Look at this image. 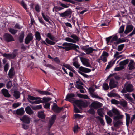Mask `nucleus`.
Returning a JSON list of instances; mask_svg holds the SVG:
<instances>
[{
	"instance_id": "nucleus-36",
	"label": "nucleus",
	"mask_w": 135,
	"mask_h": 135,
	"mask_svg": "<svg viewBox=\"0 0 135 135\" xmlns=\"http://www.w3.org/2000/svg\"><path fill=\"white\" fill-rule=\"evenodd\" d=\"M42 99H39L38 100H36L34 101H29V102L31 103L32 104H37L40 103H42Z\"/></svg>"
},
{
	"instance_id": "nucleus-4",
	"label": "nucleus",
	"mask_w": 135,
	"mask_h": 135,
	"mask_svg": "<svg viewBox=\"0 0 135 135\" xmlns=\"http://www.w3.org/2000/svg\"><path fill=\"white\" fill-rule=\"evenodd\" d=\"M2 55L4 57L7 59H13L16 57L17 55V50L15 49L14 50L12 54L1 53Z\"/></svg>"
},
{
	"instance_id": "nucleus-61",
	"label": "nucleus",
	"mask_w": 135,
	"mask_h": 135,
	"mask_svg": "<svg viewBox=\"0 0 135 135\" xmlns=\"http://www.w3.org/2000/svg\"><path fill=\"white\" fill-rule=\"evenodd\" d=\"M12 85L11 81H8L6 84V87L7 88L9 89L11 88Z\"/></svg>"
},
{
	"instance_id": "nucleus-38",
	"label": "nucleus",
	"mask_w": 135,
	"mask_h": 135,
	"mask_svg": "<svg viewBox=\"0 0 135 135\" xmlns=\"http://www.w3.org/2000/svg\"><path fill=\"white\" fill-rule=\"evenodd\" d=\"M42 16L43 18L45 20L46 22H48L50 24L51 22L49 21V18L48 17H49V16H48L47 15L46 16L44 14L43 12L42 13Z\"/></svg>"
},
{
	"instance_id": "nucleus-27",
	"label": "nucleus",
	"mask_w": 135,
	"mask_h": 135,
	"mask_svg": "<svg viewBox=\"0 0 135 135\" xmlns=\"http://www.w3.org/2000/svg\"><path fill=\"white\" fill-rule=\"evenodd\" d=\"M129 61V59H128L125 60L123 61H121L119 63V65L120 66H124L127 64Z\"/></svg>"
},
{
	"instance_id": "nucleus-2",
	"label": "nucleus",
	"mask_w": 135,
	"mask_h": 135,
	"mask_svg": "<svg viewBox=\"0 0 135 135\" xmlns=\"http://www.w3.org/2000/svg\"><path fill=\"white\" fill-rule=\"evenodd\" d=\"M133 90V86L131 84L125 83L124 87L121 92L122 93H124L127 92H131Z\"/></svg>"
},
{
	"instance_id": "nucleus-37",
	"label": "nucleus",
	"mask_w": 135,
	"mask_h": 135,
	"mask_svg": "<svg viewBox=\"0 0 135 135\" xmlns=\"http://www.w3.org/2000/svg\"><path fill=\"white\" fill-rule=\"evenodd\" d=\"M107 95L108 97H120L119 95L115 93H108L107 94Z\"/></svg>"
},
{
	"instance_id": "nucleus-18",
	"label": "nucleus",
	"mask_w": 135,
	"mask_h": 135,
	"mask_svg": "<svg viewBox=\"0 0 135 135\" xmlns=\"http://www.w3.org/2000/svg\"><path fill=\"white\" fill-rule=\"evenodd\" d=\"M79 70L81 71L87 73H89L91 71V70L90 69L81 66L79 68Z\"/></svg>"
},
{
	"instance_id": "nucleus-13",
	"label": "nucleus",
	"mask_w": 135,
	"mask_h": 135,
	"mask_svg": "<svg viewBox=\"0 0 135 135\" xmlns=\"http://www.w3.org/2000/svg\"><path fill=\"white\" fill-rule=\"evenodd\" d=\"M134 26L132 25H128L127 26L126 29L124 31L125 34H127L131 32L133 30Z\"/></svg>"
},
{
	"instance_id": "nucleus-9",
	"label": "nucleus",
	"mask_w": 135,
	"mask_h": 135,
	"mask_svg": "<svg viewBox=\"0 0 135 135\" xmlns=\"http://www.w3.org/2000/svg\"><path fill=\"white\" fill-rule=\"evenodd\" d=\"M82 49L87 54H89L93 53L94 51H97L96 49H93L92 47L88 48L83 47V48Z\"/></svg>"
},
{
	"instance_id": "nucleus-16",
	"label": "nucleus",
	"mask_w": 135,
	"mask_h": 135,
	"mask_svg": "<svg viewBox=\"0 0 135 135\" xmlns=\"http://www.w3.org/2000/svg\"><path fill=\"white\" fill-rule=\"evenodd\" d=\"M25 110L26 113L30 115L33 114L34 113L33 111L29 106H28L25 108Z\"/></svg>"
},
{
	"instance_id": "nucleus-60",
	"label": "nucleus",
	"mask_w": 135,
	"mask_h": 135,
	"mask_svg": "<svg viewBox=\"0 0 135 135\" xmlns=\"http://www.w3.org/2000/svg\"><path fill=\"white\" fill-rule=\"evenodd\" d=\"M101 60H102L103 62L104 63H105L107 61V57H106L105 56H102L101 57V58H100Z\"/></svg>"
},
{
	"instance_id": "nucleus-10",
	"label": "nucleus",
	"mask_w": 135,
	"mask_h": 135,
	"mask_svg": "<svg viewBox=\"0 0 135 135\" xmlns=\"http://www.w3.org/2000/svg\"><path fill=\"white\" fill-rule=\"evenodd\" d=\"M54 105L52 108V110L56 113H59L63 109V107L59 108L55 103L53 104Z\"/></svg>"
},
{
	"instance_id": "nucleus-56",
	"label": "nucleus",
	"mask_w": 135,
	"mask_h": 135,
	"mask_svg": "<svg viewBox=\"0 0 135 135\" xmlns=\"http://www.w3.org/2000/svg\"><path fill=\"white\" fill-rule=\"evenodd\" d=\"M109 55L108 53L105 51H103L100 58H101L102 56L107 57Z\"/></svg>"
},
{
	"instance_id": "nucleus-14",
	"label": "nucleus",
	"mask_w": 135,
	"mask_h": 135,
	"mask_svg": "<svg viewBox=\"0 0 135 135\" xmlns=\"http://www.w3.org/2000/svg\"><path fill=\"white\" fill-rule=\"evenodd\" d=\"M117 84L115 83L114 79L113 78L110 79L109 83V87L110 89L115 88L117 86Z\"/></svg>"
},
{
	"instance_id": "nucleus-58",
	"label": "nucleus",
	"mask_w": 135,
	"mask_h": 135,
	"mask_svg": "<svg viewBox=\"0 0 135 135\" xmlns=\"http://www.w3.org/2000/svg\"><path fill=\"white\" fill-rule=\"evenodd\" d=\"M38 19L40 23L44 25L45 26H47L45 23L44 22L43 20L41 17L40 18V17H38Z\"/></svg>"
},
{
	"instance_id": "nucleus-47",
	"label": "nucleus",
	"mask_w": 135,
	"mask_h": 135,
	"mask_svg": "<svg viewBox=\"0 0 135 135\" xmlns=\"http://www.w3.org/2000/svg\"><path fill=\"white\" fill-rule=\"evenodd\" d=\"M125 45L124 44H122L118 46L117 50L118 51H121L123 49Z\"/></svg>"
},
{
	"instance_id": "nucleus-33",
	"label": "nucleus",
	"mask_w": 135,
	"mask_h": 135,
	"mask_svg": "<svg viewBox=\"0 0 135 135\" xmlns=\"http://www.w3.org/2000/svg\"><path fill=\"white\" fill-rule=\"evenodd\" d=\"M75 97L74 94L73 93H71L70 94H69L67 95L66 99H65V100H68V99L70 98H73Z\"/></svg>"
},
{
	"instance_id": "nucleus-51",
	"label": "nucleus",
	"mask_w": 135,
	"mask_h": 135,
	"mask_svg": "<svg viewBox=\"0 0 135 135\" xmlns=\"http://www.w3.org/2000/svg\"><path fill=\"white\" fill-rule=\"evenodd\" d=\"M65 40L67 41L75 43V42L74 40L69 37H66L65 39Z\"/></svg>"
},
{
	"instance_id": "nucleus-12",
	"label": "nucleus",
	"mask_w": 135,
	"mask_h": 135,
	"mask_svg": "<svg viewBox=\"0 0 135 135\" xmlns=\"http://www.w3.org/2000/svg\"><path fill=\"white\" fill-rule=\"evenodd\" d=\"M128 67L129 68L128 70H131L135 69V62L134 60L132 59L130 60V62L128 64Z\"/></svg>"
},
{
	"instance_id": "nucleus-44",
	"label": "nucleus",
	"mask_w": 135,
	"mask_h": 135,
	"mask_svg": "<svg viewBox=\"0 0 135 135\" xmlns=\"http://www.w3.org/2000/svg\"><path fill=\"white\" fill-rule=\"evenodd\" d=\"M45 41L46 43L50 45H54L56 43L55 42L50 40L47 38L46 39Z\"/></svg>"
},
{
	"instance_id": "nucleus-7",
	"label": "nucleus",
	"mask_w": 135,
	"mask_h": 135,
	"mask_svg": "<svg viewBox=\"0 0 135 135\" xmlns=\"http://www.w3.org/2000/svg\"><path fill=\"white\" fill-rule=\"evenodd\" d=\"M4 39L5 41L8 42L14 41V39L12 36L10 34L6 33L4 36Z\"/></svg>"
},
{
	"instance_id": "nucleus-49",
	"label": "nucleus",
	"mask_w": 135,
	"mask_h": 135,
	"mask_svg": "<svg viewBox=\"0 0 135 135\" xmlns=\"http://www.w3.org/2000/svg\"><path fill=\"white\" fill-rule=\"evenodd\" d=\"M112 112L116 115H118L120 114L119 112L117 109H113L112 110Z\"/></svg>"
},
{
	"instance_id": "nucleus-63",
	"label": "nucleus",
	"mask_w": 135,
	"mask_h": 135,
	"mask_svg": "<svg viewBox=\"0 0 135 135\" xmlns=\"http://www.w3.org/2000/svg\"><path fill=\"white\" fill-rule=\"evenodd\" d=\"M75 87L78 89H83L84 88L83 86L80 84H75Z\"/></svg>"
},
{
	"instance_id": "nucleus-1",
	"label": "nucleus",
	"mask_w": 135,
	"mask_h": 135,
	"mask_svg": "<svg viewBox=\"0 0 135 135\" xmlns=\"http://www.w3.org/2000/svg\"><path fill=\"white\" fill-rule=\"evenodd\" d=\"M103 105L102 103L98 102H93L89 106L90 108L87 112L89 113L91 115H94L95 114V112L94 109H97L101 107Z\"/></svg>"
},
{
	"instance_id": "nucleus-34",
	"label": "nucleus",
	"mask_w": 135,
	"mask_h": 135,
	"mask_svg": "<svg viewBox=\"0 0 135 135\" xmlns=\"http://www.w3.org/2000/svg\"><path fill=\"white\" fill-rule=\"evenodd\" d=\"M105 117L107 123L108 124H110L112 122L111 118L107 115H105Z\"/></svg>"
},
{
	"instance_id": "nucleus-19",
	"label": "nucleus",
	"mask_w": 135,
	"mask_h": 135,
	"mask_svg": "<svg viewBox=\"0 0 135 135\" xmlns=\"http://www.w3.org/2000/svg\"><path fill=\"white\" fill-rule=\"evenodd\" d=\"M15 75V72L14 68H11L10 69L8 75L9 77L11 78H12Z\"/></svg>"
},
{
	"instance_id": "nucleus-45",
	"label": "nucleus",
	"mask_w": 135,
	"mask_h": 135,
	"mask_svg": "<svg viewBox=\"0 0 135 135\" xmlns=\"http://www.w3.org/2000/svg\"><path fill=\"white\" fill-rule=\"evenodd\" d=\"M35 8V10L37 12H39L40 11L41 7L38 4H37L36 5Z\"/></svg>"
},
{
	"instance_id": "nucleus-46",
	"label": "nucleus",
	"mask_w": 135,
	"mask_h": 135,
	"mask_svg": "<svg viewBox=\"0 0 135 135\" xmlns=\"http://www.w3.org/2000/svg\"><path fill=\"white\" fill-rule=\"evenodd\" d=\"M55 11L56 12H57L58 11H60L64 9V8L60 6H55Z\"/></svg>"
},
{
	"instance_id": "nucleus-53",
	"label": "nucleus",
	"mask_w": 135,
	"mask_h": 135,
	"mask_svg": "<svg viewBox=\"0 0 135 135\" xmlns=\"http://www.w3.org/2000/svg\"><path fill=\"white\" fill-rule=\"evenodd\" d=\"M47 36L50 40L53 41L54 40L55 37L50 33H48L47 34Z\"/></svg>"
},
{
	"instance_id": "nucleus-6",
	"label": "nucleus",
	"mask_w": 135,
	"mask_h": 135,
	"mask_svg": "<svg viewBox=\"0 0 135 135\" xmlns=\"http://www.w3.org/2000/svg\"><path fill=\"white\" fill-rule=\"evenodd\" d=\"M63 46H68L66 47H70L71 48L70 50H76L77 48H79V47L78 46L76 45L75 44H74L71 43H69L67 42H64L63 43L62 45Z\"/></svg>"
},
{
	"instance_id": "nucleus-26",
	"label": "nucleus",
	"mask_w": 135,
	"mask_h": 135,
	"mask_svg": "<svg viewBox=\"0 0 135 135\" xmlns=\"http://www.w3.org/2000/svg\"><path fill=\"white\" fill-rule=\"evenodd\" d=\"M103 109L102 108H100L97 110V113L100 116L103 117V115L104 114L103 112Z\"/></svg>"
},
{
	"instance_id": "nucleus-3",
	"label": "nucleus",
	"mask_w": 135,
	"mask_h": 135,
	"mask_svg": "<svg viewBox=\"0 0 135 135\" xmlns=\"http://www.w3.org/2000/svg\"><path fill=\"white\" fill-rule=\"evenodd\" d=\"M74 103L80 109L82 107L86 108L88 106V104L83 101L79 100H75Z\"/></svg>"
},
{
	"instance_id": "nucleus-29",
	"label": "nucleus",
	"mask_w": 135,
	"mask_h": 135,
	"mask_svg": "<svg viewBox=\"0 0 135 135\" xmlns=\"http://www.w3.org/2000/svg\"><path fill=\"white\" fill-rule=\"evenodd\" d=\"M35 36L36 39L39 41L41 39V37L40 32L37 31H36L35 33Z\"/></svg>"
},
{
	"instance_id": "nucleus-20",
	"label": "nucleus",
	"mask_w": 135,
	"mask_h": 135,
	"mask_svg": "<svg viewBox=\"0 0 135 135\" xmlns=\"http://www.w3.org/2000/svg\"><path fill=\"white\" fill-rule=\"evenodd\" d=\"M24 36L25 34L24 31H21L20 34L18 38L19 41L20 43H21L23 41Z\"/></svg>"
},
{
	"instance_id": "nucleus-32",
	"label": "nucleus",
	"mask_w": 135,
	"mask_h": 135,
	"mask_svg": "<svg viewBox=\"0 0 135 135\" xmlns=\"http://www.w3.org/2000/svg\"><path fill=\"white\" fill-rule=\"evenodd\" d=\"M121 106L124 107H126L127 105V102L125 100L119 101V104Z\"/></svg>"
},
{
	"instance_id": "nucleus-30",
	"label": "nucleus",
	"mask_w": 135,
	"mask_h": 135,
	"mask_svg": "<svg viewBox=\"0 0 135 135\" xmlns=\"http://www.w3.org/2000/svg\"><path fill=\"white\" fill-rule=\"evenodd\" d=\"M42 103H46L48 102L50 100L51 98H50L49 97H44L42 98Z\"/></svg>"
},
{
	"instance_id": "nucleus-55",
	"label": "nucleus",
	"mask_w": 135,
	"mask_h": 135,
	"mask_svg": "<svg viewBox=\"0 0 135 135\" xmlns=\"http://www.w3.org/2000/svg\"><path fill=\"white\" fill-rule=\"evenodd\" d=\"M58 47L59 48H62L63 49H65V51H69L70 50V49H71V48H70V47H64L60 46H58Z\"/></svg>"
},
{
	"instance_id": "nucleus-31",
	"label": "nucleus",
	"mask_w": 135,
	"mask_h": 135,
	"mask_svg": "<svg viewBox=\"0 0 135 135\" xmlns=\"http://www.w3.org/2000/svg\"><path fill=\"white\" fill-rule=\"evenodd\" d=\"M20 4L24 8L27 12V5L25 3L24 0H22L21 2H19Z\"/></svg>"
},
{
	"instance_id": "nucleus-54",
	"label": "nucleus",
	"mask_w": 135,
	"mask_h": 135,
	"mask_svg": "<svg viewBox=\"0 0 135 135\" xmlns=\"http://www.w3.org/2000/svg\"><path fill=\"white\" fill-rule=\"evenodd\" d=\"M73 65L76 68H80V65L79 64L77 61L74 62L73 63Z\"/></svg>"
},
{
	"instance_id": "nucleus-59",
	"label": "nucleus",
	"mask_w": 135,
	"mask_h": 135,
	"mask_svg": "<svg viewBox=\"0 0 135 135\" xmlns=\"http://www.w3.org/2000/svg\"><path fill=\"white\" fill-rule=\"evenodd\" d=\"M56 115L55 114L53 115L51 117V119L50 120L51 121V122H52V123H54V122L55 121L56 117Z\"/></svg>"
},
{
	"instance_id": "nucleus-8",
	"label": "nucleus",
	"mask_w": 135,
	"mask_h": 135,
	"mask_svg": "<svg viewBox=\"0 0 135 135\" xmlns=\"http://www.w3.org/2000/svg\"><path fill=\"white\" fill-rule=\"evenodd\" d=\"M33 34L31 33H28L25 39V42L26 44H28L33 39Z\"/></svg>"
},
{
	"instance_id": "nucleus-64",
	"label": "nucleus",
	"mask_w": 135,
	"mask_h": 135,
	"mask_svg": "<svg viewBox=\"0 0 135 135\" xmlns=\"http://www.w3.org/2000/svg\"><path fill=\"white\" fill-rule=\"evenodd\" d=\"M9 68V65L8 63H6L4 67V70L5 72H7Z\"/></svg>"
},
{
	"instance_id": "nucleus-17",
	"label": "nucleus",
	"mask_w": 135,
	"mask_h": 135,
	"mask_svg": "<svg viewBox=\"0 0 135 135\" xmlns=\"http://www.w3.org/2000/svg\"><path fill=\"white\" fill-rule=\"evenodd\" d=\"M126 41V40L125 38H123L122 39L119 38H118L117 41L114 42L113 44L117 46L118 44L125 42Z\"/></svg>"
},
{
	"instance_id": "nucleus-40",
	"label": "nucleus",
	"mask_w": 135,
	"mask_h": 135,
	"mask_svg": "<svg viewBox=\"0 0 135 135\" xmlns=\"http://www.w3.org/2000/svg\"><path fill=\"white\" fill-rule=\"evenodd\" d=\"M123 117V115H117L116 116H114L113 117V119L114 120L117 121L118 120H120L122 119Z\"/></svg>"
},
{
	"instance_id": "nucleus-43",
	"label": "nucleus",
	"mask_w": 135,
	"mask_h": 135,
	"mask_svg": "<svg viewBox=\"0 0 135 135\" xmlns=\"http://www.w3.org/2000/svg\"><path fill=\"white\" fill-rule=\"evenodd\" d=\"M124 25H122L120 27L118 31V33H122L124 31Z\"/></svg>"
},
{
	"instance_id": "nucleus-23",
	"label": "nucleus",
	"mask_w": 135,
	"mask_h": 135,
	"mask_svg": "<svg viewBox=\"0 0 135 135\" xmlns=\"http://www.w3.org/2000/svg\"><path fill=\"white\" fill-rule=\"evenodd\" d=\"M69 36L75 41V43L79 41V37L76 34H72Z\"/></svg>"
},
{
	"instance_id": "nucleus-5",
	"label": "nucleus",
	"mask_w": 135,
	"mask_h": 135,
	"mask_svg": "<svg viewBox=\"0 0 135 135\" xmlns=\"http://www.w3.org/2000/svg\"><path fill=\"white\" fill-rule=\"evenodd\" d=\"M72 12V10L70 9H68L66 11L63 13H59L60 17H65L66 16L68 17L69 16V18L71 17Z\"/></svg>"
},
{
	"instance_id": "nucleus-28",
	"label": "nucleus",
	"mask_w": 135,
	"mask_h": 135,
	"mask_svg": "<svg viewBox=\"0 0 135 135\" xmlns=\"http://www.w3.org/2000/svg\"><path fill=\"white\" fill-rule=\"evenodd\" d=\"M63 66L65 67V68H66L68 69L69 70L71 71L72 72L75 73V71L72 68V67L68 64H64L63 65Z\"/></svg>"
},
{
	"instance_id": "nucleus-50",
	"label": "nucleus",
	"mask_w": 135,
	"mask_h": 135,
	"mask_svg": "<svg viewBox=\"0 0 135 135\" xmlns=\"http://www.w3.org/2000/svg\"><path fill=\"white\" fill-rule=\"evenodd\" d=\"M8 30L9 32L12 34H15L17 32V30L12 28H9Z\"/></svg>"
},
{
	"instance_id": "nucleus-48",
	"label": "nucleus",
	"mask_w": 135,
	"mask_h": 135,
	"mask_svg": "<svg viewBox=\"0 0 135 135\" xmlns=\"http://www.w3.org/2000/svg\"><path fill=\"white\" fill-rule=\"evenodd\" d=\"M125 96L127 98L130 100L131 102H133V101L134 100L133 98L129 96V94L127 93L125 94Z\"/></svg>"
},
{
	"instance_id": "nucleus-39",
	"label": "nucleus",
	"mask_w": 135,
	"mask_h": 135,
	"mask_svg": "<svg viewBox=\"0 0 135 135\" xmlns=\"http://www.w3.org/2000/svg\"><path fill=\"white\" fill-rule=\"evenodd\" d=\"M123 124V122L120 120H117L114 123V127H117Z\"/></svg>"
},
{
	"instance_id": "nucleus-15",
	"label": "nucleus",
	"mask_w": 135,
	"mask_h": 135,
	"mask_svg": "<svg viewBox=\"0 0 135 135\" xmlns=\"http://www.w3.org/2000/svg\"><path fill=\"white\" fill-rule=\"evenodd\" d=\"M1 91L4 97L7 98H9L11 97V95L9 93L8 90L6 89H2Z\"/></svg>"
},
{
	"instance_id": "nucleus-25",
	"label": "nucleus",
	"mask_w": 135,
	"mask_h": 135,
	"mask_svg": "<svg viewBox=\"0 0 135 135\" xmlns=\"http://www.w3.org/2000/svg\"><path fill=\"white\" fill-rule=\"evenodd\" d=\"M25 111L23 108L22 107L19 109H17V115H23Z\"/></svg>"
},
{
	"instance_id": "nucleus-41",
	"label": "nucleus",
	"mask_w": 135,
	"mask_h": 135,
	"mask_svg": "<svg viewBox=\"0 0 135 135\" xmlns=\"http://www.w3.org/2000/svg\"><path fill=\"white\" fill-rule=\"evenodd\" d=\"M57 4L58 6H61L65 8H68L69 7V6L63 3L60 1H59L57 2Z\"/></svg>"
},
{
	"instance_id": "nucleus-52",
	"label": "nucleus",
	"mask_w": 135,
	"mask_h": 135,
	"mask_svg": "<svg viewBox=\"0 0 135 135\" xmlns=\"http://www.w3.org/2000/svg\"><path fill=\"white\" fill-rule=\"evenodd\" d=\"M124 68V66H120L119 67H117L114 68V70L115 71H118L122 70Z\"/></svg>"
},
{
	"instance_id": "nucleus-24",
	"label": "nucleus",
	"mask_w": 135,
	"mask_h": 135,
	"mask_svg": "<svg viewBox=\"0 0 135 135\" xmlns=\"http://www.w3.org/2000/svg\"><path fill=\"white\" fill-rule=\"evenodd\" d=\"M125 114L126 117V126L128 127L129 124L130 117L129 115L127 113H125Z\"/></svg>"
},
{
	"instance_id": "nucleus-22",
	"label": "nucleus",
	"mask_w": 135,
	"mask_h": 135,
	"mask_svg": "<svg viewBox=\"0 0 135 135\" xmlns=\"http://www.w3.org/2000/svg\"><path fill=\"white\" fill-rule=\"evenodd\" d=\"M38 117L40 118L44 119L45 118V115L44 114V112L41 111L38 112Z\"/></svg>"
},
{
	"instance_id": "nucleus-42",
	"label": "nucleus",
	"mask_w": 135,
	"mask_h": 135,
	"mask_svg": "<svg viewBox=\"0 0 135 135\" xmlns=\"http://www.w3.org/2000/svg\"><path fill=\"white\" fill-rule=\"evenodd\" d=\"M102 87L104 90H108L109 88L108 84L106 83H104L103 84Z\"/></svg>"
},
{
	"instance_id": "nucleus-57",
	"label": "nucleus",
	"mask_w": 135,
	"mask_h": 135,
	"mask_svg": "<svg viewBox=\"0 0 135 135\" xmlns=\"http://www.w3.org/2000/svg\"><path fill=\"white\" fill-rule=\"evenodd\" d=\"M111 102L112 104H119V101H118L115 99H112Z\"/></svg>"
},
{
	"instance_id": "nucleus-11",
	"label": "nucleus",
	"mask_w": 135,
	"mask_h": 135,
	"mask_svg": "<svg viewBox=\"0 0 135 135\" xmlns=\"http://www.w3.org/2000/svg\"><path fill=\"white\" fill-rule=\"evenodd\" d=\"M20 119L24 123L28 124L30 123V117L27 115H24L20 118Z\"/></svg>"
},
{
	"instance_id": "nucleus-21",
	"label": "nucleus",
	"mask_w": 135,
	"mask_h": 135,
	"mask_svg": "<svg viewBox=\"0 0 135 135\" xmlns=\"http://www.w3.org/2000/svg\"><path fill=\"white\" fill-rule=\"evenodd\" d=\"M37 91L39 93V94L42 95H52V93L46 91H44L38 90Z\"/></svg>"
},
{
	"instance_id": "nucleus-62",
	"label": "nucleus",
	"mask_w": 135,
	"mask_h": 135,
	"mask_svg": "<svg viewBox=\"0 0 135 135\" xmlns=\"http://www.w3.org/2000/svg\"><path fill=\"white\" fill-rule=\"evenodd\" d=\"M53 60L55 62L59 64L60 62V60L59 58L57 57H56L53 59Z\"/></svg>"
},
{
	"instance_id": "nucleus-35",
	"label": "nucleus",
	"mask_w": 135,
	"mask_h": 135,
	"mask_svg": "<svg viewBox=\"0 0 135 135\" xmlns=\"http://www.w3.org/2000/svg\"><path fill=\"white\" fill-rule=\"evenodd\" d=\"M95 118L97 119H98L99 120L100 123L103 126H104L105 125V123L102 118L99 116H96L95 117Z\"/></svg>"
}]
</instances>
